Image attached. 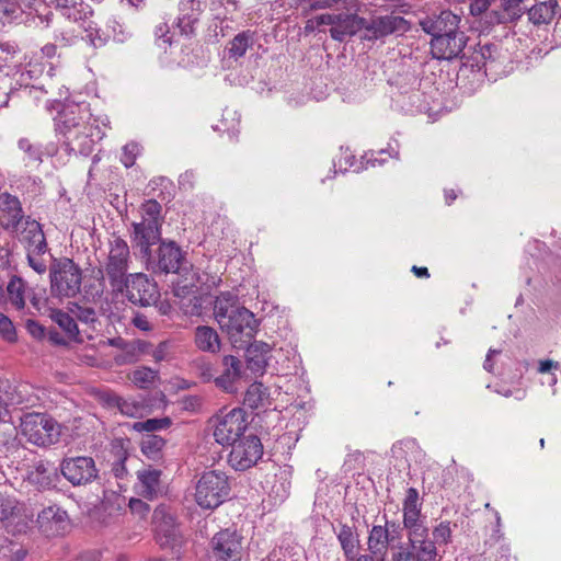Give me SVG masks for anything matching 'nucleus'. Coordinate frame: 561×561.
I'll return each mask as SVG.
<instances>
[{"label":"nucleus","instance_id":"1","mask_svg":"<svg viewBox=\"0 0 561 561\" xmlns=\"http://www.w3.org/2000/svg\"><path fill=\"white\" fill-rule=\"evenodd\" d=\"M110 128L105 114H94L89 103L66 105L55 118V130L68 153L90 156Z\"/></svg>","mask_w":561,"mask_h":561},{"label":"nucleus","instance_id":"2","mask_svg":"<svg viewBox=\"0 0 561 561\" xmlns=\"http://www.w3.org/2000/svg\"><path fill=\"white\" fill-rule=\"evenodd\" d=\"M236 302L234 294L222 293L216 298L214 307L218 324L234 342L242 336L251 339L256 329L253 312L244 307H238Z\"/></svg>","mask_w":561,"mask_h":561},{"label":"nucleus","instance_id":"3","mask_svg":"<svg viewBox=\"0 0 561 561\" xmlns=\"http://www.w3.org/2000/svg\"><path fill=\"white\" fill-rule=\"evenodd\" d=\"M462 65L472 70H483L490 79L496 80L513 70L512 60L507 50L499 44H485L474 49L471 55L461 56Z\"/></svg>","mask_w":561,"mask_h":561},{"label":"nucleus","instance_id":"4","mask_svg":"<svg viewBox=\"0 0 561 561\" xmlns=\"http://www.w3.org/2000/svg\"><path fill=\"white\" fill-rule=\"evenodd\" d=\"M160 241L154 242L142 241V247L146 244V249H142V257L146 256V267L148 271H152L154 274L159 273H178L186 270V262L183 259L182 252L175 243H161L157 250L151 247Z\"/></svg>","mask_w":561,"mask_h":561},{"label":"nucleus","instance_id":"5","mask_svg":"<svg viewBox=\"0 0 561 561\" xmlns=\"http://www.w3.org/2000/svg\"><path fill=\"white\" fill-rule=\"evenodd\" d=\"M20 427L27 442L39 447L58 443L61 433L60 424L46 413H26Z\"/></svg>","mask_w":561,"mask_h":561},{"label":"nucleus","instance_id":"6","mask_svg":"<svg viewBox=\"0 0 561 561\" xmlns=\"http://www.w3.org/2000/svg\"><path fill=\"white\" fill-rule=\"evenodd\" d=\"M169 184L168 179L159 178L147 185V188H151L153 193L148 192L151 197L142 204V241L150 243L161 239V205L157 198L165 199L164 188Z\"/></svg>","mask_w":561,"mask_h":561},{"label":"nucleus","instance_id":"7","mask_svg":"<svg viewBox=\"0 0 561 561\" xmlns=\"http://www.w3.org/2000/svg\"><path fill=\"white\" fill-rule=\"evenodd\" d=\"M228 477L219 470L204 472L196 484L195 501L206 510L218 507L229 495Z\"/></svg>","mask_w":561,"mask_h":561},{"label":"nucleus","instance_id":"8","mask_svg":"<svg viewBox=\"0 0 561 561\" xmlns=\"http://www.w3.org/2000/svg\"><path fill=\"white\" fill-rule=\"evenodd\" d=\"M152 524L157 542L179 554L184 539L170 508L164 505L158 506L152 515Z\"/></svg>","mask_w":561,"mask_h":561},{"label":"nucleus","instance_id":"9","mask_svg":"<svg viewBox=\"0 0 561 561\" xmlns=\"http://www.w3.org/2000/svg\"><path fill=\"white\" fill-rule=\"evenodd\" d=\"M248 428L247 413L241 408L221 412L216 416L214 437L222 446H231L242 438Z\"/></svg>","mask_w":561,"mask_h":561},{"label":"nucleus","instance_id":"10","mask_svg":"<svg viewBox=\"0 0 561 561\" xmlns=\"http://www.w3.org/2000/svg\"><path fill=\"white\" fill-rule=\"evenodd\" d=\"M408 547H400L393 552L391 561H436L437 547L428 538V527L423 530L407 534Z\"/></svg>","mask_w":561,"mask_h":561},{"label":"nucleus","instance_id":"11","mask_svg":"<svg viewBox=\"0 0 561 561\" xmlns=\"http://www.w3.org/2000/svg\"><path fill=\"white\" fill-rule=\"evenodd\" d=\"M262 455L261 439L256 435L249 434L231 445L228 462L234 470L244 471L256 465Z\"/></svg>","mask_w":561,"mask_h":561},{"label":"nucleus","instance_id":"12","mask_svg":"<svg viewBox=\"0 0 561 561\" xmlns=\"http://www.w3.org/2000/svg\"><path fill=\"white\" fill-rule=\"evenodd\" d=\"M409 28L408 22L400 15L373 16L369 20L364 18L362 38L376 41L397 32H405Z\"/></svg>","mask_w":561,"mask_h":561},{"label":"nucleus","instance_id":"13","mask_svg":"<svg viewBox=\"0 0 561 561\" xmlns=\"http://www.w3.org/2000/svg\"><path fill=\"white\" fill-rule=\"evenodd\" d=\"M211 556L220 561H240L242 557V536L236 529L226 528L211 539Z\"/></svg>","mask_w":561,"mask_h":561},{"label":"nucleus","instance_id":"14","mask_svg":"<svg viewBox=\"0 0 561 561\" xmlns=\"http://www.w3.org/2000/svg\"><path fill=\"white\" fill-rule=\"evenodd\" d=\"M60 471L72 485L87 484L98 476L94 460L85 456L64 459Z\"/></svg>","mask_w":561,"mask_h":561},{"label":"nucleus","instance_id":"15","mask_svg":"<svg viewBox=\"0 0 561 561\" xmlns=\"http://www.w3.org/2000/svg\"><path fill=\"white\" fill-rule=\"evenodd\" d=\"M402 525L407 534L423 530L426 517L422 514V502L419 491L415 488H409L402 503Z\"/></svg>","mask_w":561,"mask_h":561},{"label":"nucleus","instance_id":"16","mask_svg":"<svg viewBox=\"0 0 561 561\" xmlns=\"http://www.w3.org/2000/svg\"><path fill=\"white\" fill-rule=\"evenodd\" d=\"M129 248L119 237L111 242L106 273L110 280H125L124 277L128 270Z\"/></svg>","mask_w":561,"mask_h":561},{"label":"nucleus","instance_id":"17","mask_svg":"<svg viewBox=\"0 0 561 561\" xmlns=\"http://www.w3.org/2000/svg\"><path fill=\"white\" fill-rule=\"evenodd\" d=\"M466 45V36L462 32L454 34L436 35L431 41V51L437 59H453L462 53Z\"/></svg>","mask_w":561,"mask_h":561},{"label":"nucleus","instance_id":"18","mask_svg":"<svg viewBox=\"0 0 561 561\" xmlns=\"http://www.w3.org/2000/svg\"><path fill=\"white\" fill-rule=\"evenodd\" d=\"M37 524L45 536H60L68 526L67 512L58 506L45 507L38 513Z\"/></svg>","mask_w":561,"mask_h":561},{"label":"nucleus","instance_id":"19","mask_svg":"<svg viewBox=\"0 0 561 561\" xmlns=\"http://www.w3.org/2000/svg\"><path fill=\"white\" fill-rule=\"evenodd\" d=\"M23 210L19 198L9 193L0 194V222L5 230L14 233L23 225Z\"/></svg>","mask_w":561,"mask_h":561},{"label":"nucleus","instance_id":"20","mask_svg":"<svg viewBox=\"0 0 561 561\" xmlns=\"http://www.w3.org/2000/svg\"><path fill=\"white\" fill-rule=\"evenodd\" d=\"M221 366V373L214 379L216 387L227 393L237 392V383L242 376L241 360L233 355H226L222 357Z\"/></svg>","mask_w":561,"mask_h":561},{"label":"nucleus","instance_id":"21","mask_svg":"<svg viewBox=\"0 0 561 561\" xmlns=\"http://www.w3.org/2000/svg\"><path fill=\"white\" fill-rule=\"evenodd\" d=\"M180 13L176 19L175 28L184 36L195 34L196 25L203 13L201 0H186L180 3Z\"/></svg>","mask_w":561,"mask_h":561},{"label":"nucleus","instance_id":"22","mask_svg":"<svg viewBox=\"0 0 561 561\" xmlns=\"http://www.w3.org/2000/svg\"><path fill=\"white\" fill-rule=\"evenodd\" d=\"M460 16L445 10L439 15L426 18L421 22L422 28L432 36L454 34L458 32Z\"/></svg>","mask_w":561,"mask_h":561},{"label":"nucleus","instance_id":"23","mask_svg":"<svg viewBox=\"0 0 561 561\" xmlns=\"http://www.w3.org/2000/svg\"><path fill=\"white\" fill-rule=\"evenodd\" d=\"M271 346L262 341H254L245 351L247 368L255 375L262 376L270 371Z\"/></svg>","mask_w":561,"mask_h":561},{"label":"nucleus","instance_id":"24","mask_svg":"<svg viewBox=\"0 0 561 561\" xmlns=\"http://www.w3.org/2000/svg\"><path fill=\"white\" fill-rule=\"evenodd\" d=\"M58 468L50 462L39 460L28 472V481L38 489L55 488L58 481Z\"/></svg>","mask_w":561,"mask_h":561},{"label":"nucleus","instance_id":"25","mask_svg":"<svg viewBox=\"0 0 561 561\" xmlns=\"http://www.w3.org/2000/svg\"><path fill=\"white\" fill-rule=\"evenodd\" d=\"M560 12L558 0H545L528 10V19L535 25L549 24Z\"/></svg>","mask_w":561,"mask_h":561},{"label":"nucleus","instance_id":"26","mask_svg":"<svg viewBox=\"0 0 561 561\" xmlns=\"http://www.w3.org/2000/svg\"><path fill=\"white\" fill-rule=\"evenodd\" d=\"M49 280H81V268L68 257L54 260L49 270Z\"/></svg>","mask_w":561,"mask_h":561},{"label":"nucleus","instance_id":"27","mask_svg":"<svg viewBox=\"0 0 561 561\" xmlns=\"http://www.w3.org/2000/svg\"><path fill=\"white\" fill-rule=\"evenodd\" d=\"M194 342L199 351L211 354L218 353L221 346L217 331L207 325H198L195 329Z\"/></svg>","mask_w":561,"mask_h":561},{"label":"nucleus","instance_id":"28","mask_svg":"<svg viewBox=\"0 0 561 561\" xmlns=\"http://www.w3.org/2000/svg\"><path fill=\"white\" fill-rule=\"evenodd\" d=\"M367 546L369 550V556H374L375 558H382L385 560V556L390 546L389 543V534L383 525H374L369 530Z\"/></svg>","mask_w":561,"mask_h":561},{"label":"nucleus","instance_id":"29","mask_svg":"<svg viewBox=\"0 0 561 561\" xmlns=\"http://www.w3.org/2000/svg\"><path fill=\"white\" fill-rule=\"evenodd\" d=\"M296 354L294 351L284 348L271 347L270 352V373L275 375H287L290 371V362L295 360Z\"/></svg>","mask_w":561,"mask_h":561},{"label":"nucleus","instance_id":"30","mask_svg":"<svg viewBox=\"0 0 561 561\" xmlns=\"http://www.w3.org/2000/svg\"><path fill=\"white\" fill-rule=\"evenodd\" d=\"M25 227L16 233L21 240L27 241L38 252H42L46 248L45 236L41 225L36 220L26 219L24 222Z\"/></svg>","mask_w":561,"mask_h":561},{"label":"nucleus","instance_id":"31","mask_svg":"<svg viewBox=\"0 0 561 561\" xmlns=\"http://www.w3.org/2000/svg\"><path fill=\"white\" fill-rule=\"evenodd\" d=\"M160 477L161 470L159 469L142 470V497L153 500L163 493L164 488Z\"/></svg>","mask_w":561,"mask_h":561},{"label":"nucleus","instance_id":"32","mask_svg":"<svg viewBox=\"0 0 561 561\" xmlns=\"http://www.w3.org/2000/svg\"><path fill=\"white\" fill-rule=\"evenodd\" d=\"M523 0H493L494 9V23H505L508 20H513L519 16Z\"/></svg>","mask_w":561,"mask_h":561},{"label":"nucleus","instance_id":"33","mask_svg":"<svg viewBox=\"0 0 561 561\" xmlns=\"http://www.w3.org/2000/svg\"><path fill=\"white\" fill-rule=\"evenodd\" d=\"M337 539L344 552L346 560L356 559L357 546L359 543L358 535L346 524L341 525L337 533Z\"/></svg>","mask_w":561,"mask_h":561},{"label":"nucleus","instance_id":"34","mask_svg":"<svg viewBox=\"0 0 561 561\" xmlns=\"http://www.w3.org/2000/svg\"><path fill=\"white\" fill-rule=\"evenodd\" d=\"M208 3L211 16L220 23L231 20L239 9L237 0H208Z\"/></svg>","mask_w":561,"mask_h":561},{"label":"nucleus","instance_id":"35","mask_svg":"<svg viewBox=\"0 0 561 561\" xmlns=\"http://www.w3.org/2000/svg\"><path fill=\"white\" fill-rule=\"evenodd\" d=\"M171 348L170 341H161L157 346L142 341V358L150 357L156 363L169 360L172 357Z\"/></svg>","mask_w":561,"mask_h":561},{"label":"nucleus","instance_id":"36","mask_svg":"<svg viewBox=\"0 0 561 561\" xmlns=\"http://www.w3.org/2000/svg\"><path fill=\"white\" fill-rule=\"evenodd\" d=\"M24 13L18 0H0V22L5 24L23 22Z\"/></svg>","mask_w":561,"mask_h":561},{"label":"nucleus","instance_id":"37","mask_svg":"<svg viewBox=\"0 0 561 561\" xmlns=\"http://www.w3.org/2000/svg\"><path fill=\"white\" fill-rule=\"evenodd\" d=\"M268 398L267 388L262 382H253L244 396V404L251 409L264 407Z\"/></svg>","mask_w":561,"mask_h":561},{"label":"nucleus","instance_id":"38","mask_svg":"<svg viewBox=\"0 0 561 561\" xmlns=\"http://www.w3.org/2000/svg\"><path fill=\"white\" fill-rule=\"evenodd\" d=\"M164 445L165 439L161 435L142 433V455L148 458H161Z\"/></svg>","mask_w":561,"mask_h":561},{"label":"nucleus","instance_id":"39","mask_svg":"<svg viewBox=\"0 0 561 561\" xmlns=\"http://www.w3.org/2000/svg\"><path fill=\"white\" fill-rule=\"evenodd\" d=\"M18 3L24 14L35 12L42 22H46V25L49 24L53 13L47 10L43 0H18Z\"/></svg>","mask_w":561,"mask_h":561},{"label":"nucleus","instance_id":"40","mask_svg":"<svg viewBox=\"0 0 561 561\" xmlns=\"http://www.w3.org/2000/svg\"><path fill=\"white\" fill-rule=\"evenodd\" d=\"M50 318L70 339H76L78 336L79 330L73 317L62 310H53Z\"/></svg>","mask_w":561,"mask_h":561},{"label":"nucleus","instance_id":"41","mask_svg":"<svg viewBox=\"0 0 561 561\" xmlns=\"http://www.w3.org/2000/svg\"><path fill=\"white\" fill-rule=\"evenodd\" d=\"M253 39L250 33L243 32L234 36L230 42L229 56L238 59L247 53L248 48L252 45Z\"/></svg>","mask_w":561,"mask_h":561},{"label":"nucleus","instance_id":"42","mask_svg":"<svg viewBox=\"0 0 561 561\" xmlns=\"http://www.w3.org/2000/svg\"><path fill=\"white\" fill-rule=\"evenodd\" d=\"M433 541L437 546H446L451 542L453 528L449 520H442L432 530Z\"/></svg>","mask_w":561,"mask_h":561},{"label":"nucleus","instance_id":"43","mask_svg":"<svg viewBox=\"0 0 561 561\" xmlns=\"http://www.w3.org/2000/svg\"><path fill=\"white\" fill-rule=\"evenodd\" d=\"M92 13V9L80 0L69 11H66L62 16L75 23H84Z\"/></svg>","mask_w":561,"mask_h":561},{"label":"nucleus","instance_id":"44","mask_svg":"<svg viewBox=\"0 0 561 561\" xmlns=\"http://www.w3.org/2000/svg\"><path fill=\"white\" fill-rule=\"evenodd\" d=\"M53 297H73L80 291L81 283H49Z\"/></svg>","mask_w":561,"mask_h":561},{"label":"nucleus","instance_id":"45","mask_svg":"<svg viewBox=\"0 0 561 561\" xmlns=\"http://www.w3.org/2000/svg\"><path fill=\"white\" fill-rule=\"evenodd\" d=\"M18 146L19 149L25 153V160H27V162L41 163L43 161L41 147L33 145L30 139L21 138Z\"/></svg>","mask_w":561,"mask_h":561},{"label":"nucleus","instance_id":"46","mask_svg":"<svg viewBox=\"0 0 561 561\" xmlns=\"http://www.w3.org/2000/svg\"><path fill=\"white\" fill-rule=\"evenodd\" d=\"M24 284L25 283H8L7 291L9 295V299L16 309H23L24 301Z\"/></svg>","mask_w":561,"mask_h":561},{"label":"nucleus","instance_id":"47","mask_svg":"<svg viewBox=\"0 0 561 561\" xmlns=\"http://www.w3.org/2000/svg\"><path fill=\"white\" fill-rule=\"evenodd\" d=\"M165 405V396L162 390L153 389L150 398H145L142 393V411L151 412Z\"/></svg>","mask_w":561,"mask_h":561},{"label":"nucleus","instance_id":"48","mask_svg":"<svg viewBox=\"0 0 561 561\" xmlns=\"http://www.w3.org/2000/svg\"><path fill=\"white\" fill-rule=\"evenodd\" d=\"M172 424V421L169 416L160 417V419H148L142 421V433L147 434H156L160 431H167Z\"/></svg>","mask_w":561,"mask_h":561},{"label":"nucleus","instance_id":"49","mask_svg":"<svg viewBox=\"0 0 561 561\" xmlns=\"http://www.w3.org/2000/svg\"><path fill=\"white\" fill-rule=\"evenodd\" d=\"M194 369H195L196 375L204 382L214 381V379L216 378L213 364L205 358L196 359L194 363Z\"/></svg>","mask_w":561,"mask_h":561},{"label":"nucleus","instance_id":"50","mask_svg":"<svg viewBox=\"0 0 561 561\" xmlns=\"http://www.w3.org/2000/svg\"><path fill=\"white\" fill-rule=\"evenodd\" d=\"M493 9V0H474L470 5V12L473 15L483 13L491 23H494V13L492 12Z\"/></svg>","mask_w":561,"mask_h":561},{"label":"nucleus","instance_id":"51","mask_svg":"<svg viewBox=\"0 0 561 561\" xmlns=\"http://www.w3.org/2000/svg\"><path fill=\"white\" fill-rule=\"evenodd\" d=\"M138 154L139 148L137 142L126 144L122 148L121 162L125 165V168H130L135 165Z\"/></svg>","mask_w":561,"mask_h":561},{"label":"nucleus","instance_id":"52","mask_svg":"<svg viewBox=\"0 0 561 561\" xmlns=\"http://www.w3.org/2000/svg\"><path fill=\"white\" fill-rule=\"evenodd\" d=\"M417 448H419V446H417V443H416L415 439L407 438V439H402V440L397 442L392 446V453L397 457H404V458H407L409 453H414V451L417 450Z\"/></svg>","mask_w":561,"mask_h":561},{"label":"nucleus","instance_id":"53","mask_svg":"<svg viewBox=\"0 0 561 561\" xmlns=\"http://www.w3.org/2000/svg\"><path fill=\"white\" fill-rule=\"evenodd\" d=\"M70 311L79 321L83 323H93L96 320L95 311L93 308L72 304Z\"/></svg>","mask_w":561,"mask_h":561},{"label":"nucleus","instance_id":"54","mask_svg":"<svg viewBox=\"0 0 561 561\" xmlns=\"http://www.w3.org/2000/svg\"><path fill=\"white\" fill-rule=\"evenodd\" d=\"M87 38L94 48L103 47L107 42V36L100 28L89 25L85 27Z\"/></svg>","mask_w":561,"mask_h":561},{"label":"nucleus","instance_id":"55","mask_svg":"<svg viewBox=\"0 0 561 561\" xmlns=\"http://www.w3.org/2000/svg\"><path fill=\"white\" fill-rule=\"evenodd\" d=\"M0 334L9 342H12L16 339V333L12 321L2 313H0Z\"/></svg>","mask_w":561,"mask_h":561},{"label":"nucleus","instance_id":"56","mask_svg":"<svg viewBox=\"0 0 561 561\" xmlns=\"http://www.w3.org/2000/svg\"><path fill=\"white\" fill-rule=\"evenodd\" d=\"M341 150V157L337 159V161H334V167H337L341 172H345L348 169L355 167V157L348 149Z\"/></svg>","mask_w":561,"mask_h":561},{"label":"nucleus","instance_id":"57","mask_svg":"<svg viewBox=\"0 0 561 561\" xmlns=\"http://www.w3.org/2000/svg\"><path fill=\"white\" fill-rule=\"evenodd\" d=\"M160 382L159 371L142 366V391L148 386H156Z\"/></svg>","mask_w":561,"mask_h":561},{"label":"nucleus","instance_id":"58","mask_svg":"<svg viewBox=\"0 0 561 561\" xmlns=\"http://www.w3.org/2000/svg\"><path fill=\"white\" fill-rule=\"evenodd\" d=\"M15 506L9 497L0 495V520L8 519L14 511Z\"/></svg>","mask_w":561,"mask_h":561},{"label":"nucleus","instance_id":"59","mask_svg":"<svg viewBox=\"0 0 561 561\" xmlns=\"http://www.w3.org/2000/svg\"><path fill=\"white\" fill-rule=\"evenodd\" d=\"M387 530H388V534H389V543H393L394 541L397 540H401V527H400V524H398L397 522L394 520H387L386 519V523L385 525Z\"/></svg>","mask_w":561,"mask_h":561},{"label":"nucleus","instance_id":"60","mask_svg":"<svg viewBox=\"0 0 561 561\" xmlns=\"http://www.w3.org/2000/svg\"><path fill=\"white\" fill-rule=\"evenodd\" d=\"M119 411L128 416H136L140 411V404L136 402H128L127 400H123L118 402Z\"/></svg>","mask_w":561,"mask_h":561},{"label":"nucleus","instance_id":"61","mask_svg":"<svg viewBox=\"0 0 561 561\" xmlns=\"http://www.w3.org/2000/svg\"><path fill=\"white\" fill-rule=\"evenodd\" d=\"M337 13H324L319 14L312 19V23H316V26L330 25L333 27L336 21Z\"/></svg>","mask_w":561,"mask_h":561},{"label":"nucleus","instance_id":"62","mask_svg":"<svg viewBox=\"0 0 561 561\" xmlns=\"http://www.w3.org/2000/svg\"><path fill=\"white\" fill-rule=\"evenodd\" d=\"M560 369V363L552 359L539 360L538 373L551 374Z\"/></svg>","mask_w":561,"mask_h":561},{"label":"nucleus","instance_id":"63","mask_svg":"<svg viewBox=\"0 0 561 561\" xmlns=\"http://www.w3.org/2000/svg\"><path fill=\"white\" fill-rule=\"evenodd\" d=\"M26 329L28 331V333L36 337V339H42L45 334V330H44V327L41 325L37 321L35 320H31L28 319L26 321Z\"/></svg>","mask_w":561,"mask_h":561},{"label":"nucleus","instance_id":"64","mask_svg":"<svg viewBox=\"0 0 561 561\" xmlns=\"http://www.w3.org/2000/svg\"><path fill=\"white\" fill-rule=\"evenodd\" d=\"M194 181H195V173L192 170L185 171L179 178V184L184 190L193 188Z\"/></svg>","mask_w":561,"mask_h":561}]
</instances>
